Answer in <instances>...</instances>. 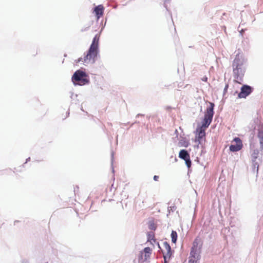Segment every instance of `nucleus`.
Masks as SVG:
<instances>
[{
	"mask_svg": "<svg viewBox=\"0 0 263 263\" xmlns=\"http://www.w3.org/2000/svg\"><path fill=\"white\" fill-rule=\"evenodd\" d=\"M259 152L257 149L254 150L253 152L252 153L251 156L252 158L253 161H255L256 159L258 157Z\"/></svg>",
	"mask_w": 263,
	"mask_h": 263,
	"instance_id": "f3484780",
	"label": "nucleus"
},
{
	"mask_svg": "<svg viewBox=\"0 0 263 263\" xmlns=\"http://www.w3.org/2000/svg\"><path fill=\"white\" fill-rule=\"evenodd\" d=\"M214 104L210 102V106L206 108L202 125L199 128L205 129L211 124L214 115Z\"/></svg>",
	"mask_w": 263,
	"mask_h": 263,
	"instance_id": "20e7f679",
	"label": "nucleus"
},
{
	"mask_svg": "<svg viewBox=\"0 0 263 263\" xmlns=\"http://www.w3.org/2000/svg\"><path fill=\"white\" fill-rule=\"evenodd\" d=\"M178 235L177 232L175 231H172L171 233V238L172 242L175 243L177 239Z\"/></svg>",
	"mask_w": 263,
	"mask_h": 263,
	"instance_id": "dca6fc26",
	"label": "nucleus"
},
{
	"mask_svg": "<svg viewBox=\"0 0 263 263\" xmlns=\"http://www.w3.org/2000/svg\"><path fill=\"white\" fill-rule=\"evenodd\" d=\"M179 157L183 160H185L190 157L189 154L187 153V151L185 149H182L180 151Z\"/></svg>",
	"mask_w": 263,
	"mask_h": 263,
	"instance_id": "ddd939ff",
	"label": "nucleus"
},
{
	"mask_svg": "<svg viewBox=\"0 0 263 263\" xmlns=\"http://www.w3.org/2000/svg\"><path fill=\"white\" fill-rule=\"evenodd\" d=\"M184 146H185V147H187V146H188V143H187V144H185V145H184Z\"/></svg>",
	"mask_w": 263,
	"mask_h": 263,
	"instance_id": "b1692460",
	"label": "nucleus"
},
{
	"mask_svg": "<svg viewBox=\"0 0 263 263\" xmlns=\"http://www.w3.org/2000/svg\"><path fill=\"white\" fill-rule=\"evenodd\" d=\"M98 53V49L90 47L87 54L84 57V59L79 58L77 62L78 63L82 61L86 64L94 63L95 62V58H96Z\"/></svg>",
	"mask_w": 263,
	"mask_h": 263,
	"instance_id": "39448f33",
	"label": "nucleus"
},
{
	"mask_svg": "<svg viewBox=\"0 0 263 263\" xmlns=\"http://www.w3.org/2000/svg\"><path fill=\"white\" fill-rule=\"evenodd\" d=\"M148 227L151 230H155L156 229L157 226L154 222H151L149 223Z\"/></svg>",
	"mask_w": 263,
	"mask_h": 263,
	"instance_id": "a211bd4d",
	"label": "nucleus"
},
{
	"mask_svg": "<svg viewBox=\"0 0 263 263\" xmlns=\"http://www.w3.org/2000/svg\"><path fill=\"white\" fill-rule=\"evenodd\" d=\"M184 160L185 161V163L187 167H190L191 165V161L190 160V157Z\"/></svg>",
	"mask_w": 263,
	"mask_h": 263,
	"instance_id": "6ab92c4d",
	"label": "nucleus"
},
{
	"mask_svg": "<svg viewBox=\"0 0 263 263\" xmlns=\"http://www.w3.org/2000/svg\"><path fill=\"white\" fill-rule=\"evenodd\" d=\"M104 8L102 5H99L94 8L93 12L97 20H99L101 16H102L104 13Z\"/></svg>",
	"mask_w": 263,
	"mask_h": 263,
	"instance_id": "9b49d317",
	"label": "nucleus"
},
{
	"mask_svg": "<svg viewBox=\"0 0 263 263\" xmlns=\"http://www.w3.org/2000/svg\"><path fill=\"white\" fill-rule=\"evenodd\" d=\"M147 241L150 242L151 244L154 245V243L156 242L154 233L152 232H148L147 234Z\"/></svg>",
	"mask_w": 263,
	"mask_h": 263,
	"instance_id": "4468645a",
	"label": "nucleus"
},
{
	"mask_svg": "<svg viewBox=\"0 0 263 263\" xmlns=\"http://www.w3.org/2000/svg\"><path fill=\"white\" fill-rule=\"evenodd\" d=\"M243 61L241 55L237 54L232 64L233 70L236 82L241 84L245 74V68L243 66Z\"/></svg>",
	"mask_w": 263,
	"mask_h": 263,
	"instance_id": "f257e3e1",
	"label": "nucleus"
},
{
	"mask_svg": "<svg viewBox=\"0 0 263 263\" xmlns=\"http://www.w3.org/2000/svg\"><path fill=\"white\" fill-rule=\"evenodd\" d=\"M229 87V85L228 84H227L226 86H225V87H224V92H227V90H228V88Z\"/></svg>",
	"mask_w": 263,
	"mask_h": 263,
	"instance_id": "412c9836",
	"label": "nucleus"
},
{
	"mask_svg": "<svg viewBox=\"0 0 263 263\" xmlns=\"http://www.w3.org/2000/svg\"><path fill=\"white\" fill-rule=\"evenodd\" d=\"M99 41V36H98V35H96L95 36L93 37L92 42L90 47L95 48L98 50Z\"/></svg>",
	"mask_w": 263,
	"mask_h": 263,
	"instance_id": "f8f14e48",
	"label": "nucleus"
},
{
	"mask_svg": "<svg viewBox=\"0 0 263 263\" xmlns=\"http://www.w3.org/2000/svg\"><path fill=\"white\" fill-rule=\"evenodd\" d=\"M202 240L199 237H197L193 243L189 263H198L200 257L201 249L202 246Z\"/></svg>",
	"mask_w": 263,
	"mask_h": 263,
	"instance_id": "f03ea898",
	"label": "nucleus"
},
{
	"mask_svg": "<svg viewBox=\"0 0 263 263\" xmlns=\"http://www.w3.org/2000/svg\"><path fill=\"white\" fill-rule=\"evenodd\" d=\"M205 129L198 127L196 129V141L202 144L205 141Z\"/></svg>",
	"mask_w": 263,
	"mask_h": 263,
	"instance_id": "423d86ee",
	"label": "nucleus"
},
{
	"mask_svg": "<svg viewBox=\"0 0 263 263\" xmlns=\"http://www.w3.org/2000/svg\"><path fill=\"white\" fill-rule=\"evenodd\" d=\"M152 249L149 247H146L144 249L143 251H141L140 253L139 260H143V255H144V260H146L149 259L150 255L152 254Z\"/></svg>",
	"mask_w": 263,
	"mask_h": 263,
	"instance_id": "9d476101",
	"label": "nucleus"
},
{
	"mask_svg": "<svg viewBox=\"0 0 263 263\" xmlns=\"http://www.w3.org/2000/svg\"><path fill=\"white\" fill-rule=\"evenodd\" d=\"M257 137L259 139L260 148L263 149V130H259Z\"/></svg>",
	"mask_w": 263,
	"mask_h": 263,
	"instance_id": "2eb2a0df",
	"label": "nucleus"
},
{
	"mask_svg": "<svg viewBox=\"0 0 263 263\" xmlns=\"http://www.w3.org/2000/svg\"><path fill=\"white\" fill-rule=\"evenodd\" d=\"M164 249L162 250L163 255L165 263H166V259H170L172 254L171 248L170 245L167 242H165L163 243Z\"/></svg>",
	"mask_w": 263,
	"mask_h": 263,
	"instance_id": "6e6552de",
	"label": "nucleus"
},
{
	"mask_svg": "<svg viewBox=\"0 0 263 263\" xmlns=\"http://www.w3.org/2000/svg\"><path fill=\"white\" fill-rule=\"evenodd\" d=\"M158 179H159V176H156V175H155L154 176V180H155V181H158Z\"/></svg>",
	"mask_w": 263,
	"mask_h": 263,
	"instance_id": "4be33fe9",
	"label": "nucleus"
},
{
	"mask_svg": "<svg viewBox=\"0 0 263 263\" xmlns=\"http://www.w3.org/2000/svg\"><path fill=\"white\" fill-rule=\"evenodd\" d=\"M234 141L236 142V145H231L230 146V151L235 152L241 149L243 145L241 139L239 138L236 137L234 139Z\"/></svg>",
	"mask_w": 263,
	"mask_h": 263,
	"instance_id": "0eeeda50",
	"label": "nucleus"
},
{
	"mask_svg": "<svg viewBox=\"0 0 263 263\" xmlns=\"http://www.w3.org/2000/svg\"><path fill=\"white\" fill-rule=\"evenodd\" d=\"M202 81L206 82L208 81V78L206 76H204L202 78Z\"/></svg>",
	"mask_w": 263,
	"mask_h": 263,
	"instance_id": "aec40b11",
	"label": "nucleus"
},
{
	"mask_svg": "<svg viewBox=\"0 0 263 263\" xmlns=\"http://www.w3.org/2000/svg\"><path fill=\"white\" fill-rule=\"evenodd\" d=\"M71 80L74 84L79 85H85L89 81L86 73L81 70H78L74 73Z\"/></svg>",
	"mask_w": 263,
	"mask_h": 263,
	"instance_id": "7ed1b4c3",
	"label": "nucleus"
},
{
	"mask_svg": "<svg viewBox=\"0 0 263 263\" xmlns=\"http://www.w3.org/2000/svg\"><path fill=\"white\" fill-rule=\"evenodd\" d=\"M252 92V88L248 85H243L241 88V91L238 94L239 98H245Z\"/></svg>",
	"mask_w": 263,
	"mask_h": 263,
	"instance_id": "1a4fd4ad",
	"label": "nucleus"
},
{
	"mask_svg": "<svg viewBox=\"0 0 263 263\" xmlns=\"http://www.w3.org/2000/svg\"><path fill=\"white\" fill-rule=\"evenodd\" d=\"M11 172V170H6L5 172Z\"/></svg>",
	"mask_w": 263,
	"mask_h": 263,
	"instance_id": "5701e85b",
	"label": "nucleus"
}]
</instances>
